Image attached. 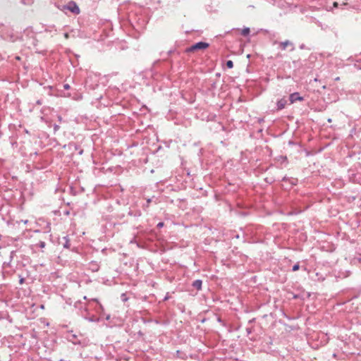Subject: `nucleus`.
I'll list each match as a JSON object with an SVG mask.
<instances>
[{
    "mask_svg": "<svg viewBox=\"0 0 361 361\" xmlns=\"http://www.w3.org/2000/svg\"><path fill=\"white\" fill-rule=\"evenodd\" d=\"M209 47V44L204 42H197L187 49L188 51H195L200 49H206Z\"/></svg>",
    "mask_w": 361,
    "mask_h": 361,
    "instance_id": "f257e3e1",
    "label": "nucleus"
},
{
    "mask_svg": "<svg viewBox=\"0 0 361 361\" xmlns=\"http://www.w3.org/2000/svg\"><path fill=\"white\" fill-rule=\"evenodd\" d=\"M63 8L76 15L79 14L80 12V10L78 6L77 5V4L75 1L68 2V4L66 5Z\"/></svg>",
    "mask_w": 361,
    "mask_h": 361,
    "instance_id": "f03ea898",
    "label": "nucleus"
},
{
    "mask_svg": "<svg viewBox=\"0 0 361 361\" xmlns=\"http://www.w3.org/2000/svg\"><path fill=\"white\" fill-rule=\"evenodd\" d=\"M289 99H290V103L293 104V103L295 102L296 101H302L303 97H300L299 95V93L295 92L290 95Z\"/></svg>",
    "mask_w": 361,
    "mask_h": 361,
    "instance_id": "7ed1b4c3",
    "label": "nucleus"
},
{
    "mask_svg": "<svg viewBox=\"0 0 361 361\" xmlns=\"http://www.w3.org/2000/svg\"><path fill=\"white\" fill-rule=\"evenodd\" d=\"M279 48L282 50H285L288 47H291V50L294 49L293 44L288 40L279 43Z\"/></svg>",
    "mask_w": 361,
    "mask_h": 361,
    "instance_id": "20e7f679",
    "label": "nucleus"
},
{
    "mask_svg": "<svg viewBox=\"0 0 361 361\" xmlns=\"http://www.w3.org/2000/svg\"><path fill=\"white\" fill-rule=\"evenodd\" d=\"M286 104H287V101L286 99L283 98V99H280L277 102L278 109L281 110V109H283L286 106Z\"/></svg>",
    "mask_w": 361,
    "mask_h": 361,
    "instance_id": "39448f33",
    "label": "nucleus"
},
{
    "mask_svg": "<svg viewBox=\"0 0 361 361\" xmlns=\"http://www.w3.org/2000/svg\"><path fill=\"white\" fill-rule=\"evenodd\" d=\"M202 283L201 280H196L192 283V286L197 290H200L202 288Z\"/></svg>",
    "mask_w": 361,
    "mask_h": 361,
    "instance_id": "423d86ee",
    "label": "nucleus"
},
{
    "mask_svg": "<svg viewBox=\"0 0 361 361\" xmlns=\"http://www.w3.org/2000/svg\"><path fill=\"white\" fill-rule=\"evenodd\" d=\"M250 33V29L249 28H244L241 31V34L243 35V36H247Z\"/></svg>",
    "mask_w": 361,
    "mask_h": 361,
    "instance_id": "0eeeda50",
    "label": "nucleus"
},
{
    "mask_svg": "<svg viewBox=\"0 0 361 361\" xmlns=\"http://www.w3.org/2000/svg\"><path fill=\"white\" fill-rule=\"evenodd\" d=\"M226 66L228 68H232L233 67V63L232 61H228L226 62Z\"/></svg>",
    "mask_w": 361,
    "mask_h": 361,
    "instance_id": "6e6552de",
    "label": "nucleus"
},
{
    "mask_svg": "<svg viewBox=\"0 0 361 361\" xmlns=\"http://www.w3.org/2000/svg\"><path fill=\"white\" fill-rule=\"evenodd\" d=\"M300 267H299V264H295L293 267V271H298Z\"/></svg>",
    "mask_w": 361,
    "mask_h": 361,
    "instance_id": "1a4fd4ad",
    "label": "nucleus"
},
{
    "mask_svg": "<svg viewBox=\"0 0 361 361\" xmlns=\"http://www.w3.org/2000/svg\"><path fill=\"white\" fill-rule=\"evenodd\" d=\"M164 224L163 222H159L158 224H157V227L158 228H162L164 226Z\"/></svg>",
    "mask_w": 361,
    "mask_h": 361,
    "instance_id": "9d476101",
    "label": "nucleus"
},
{
    "mask_svg": "<svg viewBox=\"0 0 361 361\" xmlns=\"http://www.w3.org/2000/svg\"><path fill=\"white\" fill-rule=\"evenodd\" d=\"M333 6H334V8H337V7H338V4L336 1H335V2L333 4Z\"/></svg>",
    "mask_w": 361,
    "mask_h": 361,
    "instance_id": "9b49d317",
    "label": "nucleus"
},
{
    "mask_svg": "<svg viewBox=\"0 0 361 361\" xmlns=\"http://www.w3.org/2000/svg\"><path fill=\"white\" fill-rule=\"evenodd\" d=\"M45 246V243L44 242L40 243V247H44Z\"/></svg>",
    "mask_w": 361,
    "mask_h": 361,
    "instance_id": "f8f14e48",
    "label": "nucleus"
},
{
    "mask_svg": "<svg viewBox=\"0 0 361 361\" xmlns=\"http://www.w3.org/2000/svg\"><path fill=\"white\" fill-rule=\"evenodd\" d=\"M64 37L66 39H68L69 37V35L68 33H65Z\"/></svg>",
    "mask_w": 361,
    "mask_h": 361,
    "instance_id": "ddd939ff",
    "label": "nucleus"
},
{
    "mask_svg": "<svg viewBox=\"0 0 361 361\" xmlns=\"http://www.w3.org/2000/svg\"><path fill=\"white\" fill-rule=\"evenodd\" d=\"M64 88L65 89H68L69 88V85H64Z\"/></svg>",
    "mask_w": 361,
    "mask_h": 361,
    "instance_id": "4468645a",
    "label": "nucleus"
},
{
    "mask_svg": "<svg viewBox=\"0 0 361 361\" xmlns=\"http://www.w3.org/2000/svg\"><path fill=\"white\" fill-rule=\"evenodd\" d=\"M335 80L338 81V80H340V78H339V77H337V78H335Z\"/></svg>",
    "mask_w": 361,
    "mask_h": 361,
    "instance_id": "2eb2a0df",
    "label": "nucleus"
}]
</instances>
